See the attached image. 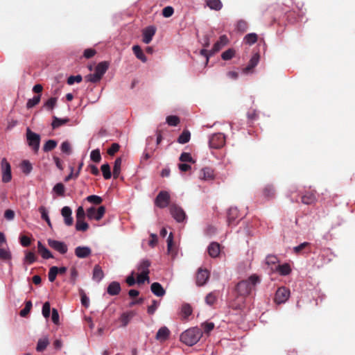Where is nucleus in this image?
Returning a JSON list of instances; mask_svg holds the SVG:
<instances>
[{"label":"nucleus","mask_w":355,"mask_h":355,"mask_svg":"<svg viewBox=\"0 0 355 355\" xmlns=\"http://www.w3.org/2000/svg\"><path fill=\"white\" fill-rule=\"evenodd\" d=\"M39 211L41 214L42 218L47 223L49 227H51V223L49 217L46 209L44 207L42 206L39 208Z\"/></svg>","instance_id":"43"},{"label":"nucleus","mask_w":355,"mask_h":355,"mask_svg":"<svg viewBox=\"0 0 355 355\" xmlns=\"http://www.w3.org/2000/svg\"><path fill=\"white\" fill-rule=\"evenodd\" d=\"M260 282V278L256 275H251L248 279L241 281L235 288L236 297L231 306L234 309H240L245 303V298L250 294L255 286Z\"/></svg>","instance_id":"1"},{"label":"nucleus","mask_w":355,"mask_h":355,"mask_svg":"<svg viewBox=\"0 0 355 355\" xmlns=\"http://www.w3.org/2000/svg\"><path fill=\"white\" fill-rule=\"evenodd\" d=\"M57 144L58 143L55 140H48L43 146V150L44 152L51 151L57 146Z\"/></svg>","instance_id":"37"},{"label":"nucleus","mask_w":355,"mask_h":355,"mask_svg":"<svg viewBox=\"0 0 355 355\" xmlns=\"http://www.w3.org/2000/svg\"><path fill=\"white\" fill-rule=\"evenodd\" d=\"M150 266V261L148 259H143L141 261L139 264L137 266V270L141 271V273L146 274L150 273L149 267Z\"/></svg>","instance_id":"30"},{"label":"nucleus","mask_w":355,"mask_h":355,"mask_svg":"<svg viewBox=\"0 0 355 355\" xmlns=\"http://www.w3.org/2000/svg\"><path fill=\"white\" fill-rule=\"evenodd\" d=\"M260 55L258 53L254 54L249 61L248 64L243 69L244 73L252 71L259 63Z\"/></svg>","instance_id":"20"},{"label":"nucleus","mask_w":355,"mask_h":355,"mask_svg":"<svg viewBox=\"0 0 355 355\" xmlns=\"http://www.w3.org/2000/svg\"><path fill=\"white\" fill-rule=\"evenodd\" d=\"M37 251L41 257L44 259L53 258L52 253L41 243L37 242Z\"/></svg>","instance_id":"21"},{"label":"nucleus","mask_w":355,"mask_h":355,"mask_svg":"<svg viewBox=\"0 0 355 355\" xmlns=\"http://www.w3.org/2000/svg\"><path fill=\"white\" fill-rule=\"evenodd\" d=\"M37 260V257L35 253L31 251L26 252V255L24 257V262L28 264H32L35 262Z\"/></svg>","instance_id":"42"},{"label":"nucleus","mask_w":355,"mask_h":355,"mask_svg":"<svg viewBox=\"0 0 355 355\" xmlns=\"http://www.w3.org/2000/svg\"><path fill=\"white\" fill-rule=\"evenodd\" d=\"M53 191L60 196H64L65 192V187L62 183H57L53 189Z\"/></svg>","instance_id":"46"},{"label":"nucleus","mask_w":355,"mask_h":355,"mask_svg":"<svg viewBox=\"0 0 355 355\" xmlns=\"http://www.w3.org/2000/svg\"><path fill=\"white\" fill-rule=\"evenodd\" d=\"M169 209L171 216L178 223L183 222L185 220L186 214L182 207L176 205H171Z\"/></svg>","instance_id":"6"},{"label":"nucleus","mask_w":355,"mask_h":355,"mask_svg":"<svg viewBox=\"0 0 355 355\" xmlns=\"http://www.w3.org/2000/svg\"><path fill=\"white\" fill-rule=\"evenodd\" d=\"M207 251L211 257L216 258L220 254V245L217 242H212L208 246Z\"/></svg>","instance_id":"19"},{"label":"nucleus","mask_w":355,"mask_h":355,"mask_svg":"<svg viewBox=\"0 0 355 355\" xmlns=\"http://www.w3.org/2000/svg\"><path fill=\"white\" fill-rule=\"evenodd\" d=\"M62 216L64 217V223L67 226L73 224V220L71 217L72 211L69 207L65 206L61 210Z\"/></svg>","instance_id":"17"},{"label":"nucleus","mask_w":355,"mask_h":355,"mask_svg":"<svg viewBox=\"0 0 355 355\" xmlns=\"http://www.w3.org/2000/svg\"><path fill=\"white\" fill-rule=\"evenodd\" d=\"M101 169L103 173V178L105 180H108V179L111 178L112 173H111V171H110V166L107 163L103 164L101 167Z\"/></svg>","instance_id":"38"},{"label":"nucleus","mask_w":355,"mask_h":355,"mask_svg":"<svg viewBox=\"0 0 355 355\" xmlns=\"http://www.w3.org/2000/svg\"><path fill=\"white\" fill-rule=\"evenodd\" d=\"M311 245V243L309 242H304L301 244H300L297 246H295L293 248V252L298 254L302 252V251L304 249H306L307 247H309Z\"/></svg>","instance_id":"60"},{"label":"nucleus","mask_w":355,"mask_h":355,"mask_svg":"<svg viewBox=\"0 0 355 355\" xmlns=\"http://www.w3.org/2000/svg\"><path fill=\"white\" fill-rule=\"evenodd\" d=\"M56 103L57 98L51 97L44 103V107L46 110L51 111L55 107Z\"/></svg>","instance_id":"50"},{"label":"nucleus","mask_w":355,"mask_h":355,"mask_svg":"<svg viewBox=\"0 0 355 355\" xmlns=\"http://www.w3.org/2000/svg\"><path fill=\"white\" fill-rule=\"evenodd\" d=\"M109 67V63L107 62H99L96 67L95 72L100 76V77H103V76L105 73L107 69Z\"/></svg>","instance_id":"26"},{"label":"nucleus","mask_w":355,"mask_h":355,"mask_svg":"<svg viewBox=\"0 0 355 355\" xmlns=\"http://www.w3.org/2000/svg\"><path fill=\"white\" fill-rule=\"evenodd\" d=\"M74 252L77 257L84 259L88 257L92 254V250L87 246H78L75 248Z\"/></svg>","instance_id":"16"},{"label":"nucleus","mask_w":355,"mask_h":355,"mask_svg":"<svg viewBox=\"0 0 355 355\" xmlns=\"http://www.w3.org/2000/svg\"><path fill=\"white\" fill-rule=\"evenodd\" d=\"M105 213V207L104 206L99 207L97 209L92 207L87 210V216L89 219H95L100 220Z\"/></svg>","instance_id":"7"},{"label":"nucleus","mask_w":355,"mask_h":355,"mask_svg":"<svg viewBox=\"0 0 355 355\" xmlns=\"http://www.w3.org/2000/svg\"><path fill=\"white\" fill-rule=\"evenodd\" d=\"M155 32L156 28L154 26H150L146 28L143 31V42L145 44H149L152 41V39L155 34Z\"/></svg>","instance_id":"15"},{"label":"nucleus","mask_w":355,"mask_h":355,"mask_svg":"<svg viewBox=\"0 0 355 355\" xmlns=\"http://www.w3.org/2000/svg\"><path fill=\"white\" fill-rule=\"evenodd\" d=\"M192 308L189 304H184L182 306L181 313L184 317V318H187L192 313Z\"/></svg>","instance_id":"41"},{"label":"nucleus","mask_w":355,"mask_h":355,"mask_svg":"<svg viewBox=\"0 0 355 355\" xmlns=\"http://www.w3.org/2000/svg\"><path fill=\"white\" fill-rule=\"evenodd\" d=\"M202 336L201 329L198 327L190 328L180 335V340L188 346H193L196 344Z\"/></svg>","instance_id":"2"},{"label":"nucleus","mask_w":355,"mask_h":355,"mask_svg":"<svg viewBox=\"0 0 355 355\" xmlns=\"http://www.w3.org/2000/svg\"><path fill=\"white\" fill-rule=\"evenodd\" d=\"M58 275V268L57 266H52L49 272L48 277L51 282H53Z\"/></svg>","instance_id":"47"},{"label":"nucleus","mask_w":355,"mask_h":355,"mask_svg":"<svg viewBox=\"0 0 355 355\" xmlns=\"http://www.w3.org/2000/svg\"><path fill=\"white\" fill-rule=\"evenodd\" d=\"M228 43V38L223 35L219 37V40L214 44L212 49L210 51V55H214L219 51L224 46Z\"/></svg>","instance_id":"14"},{"label":"nucleus","mask_w":355,"mask_h":355,"mask_svg":"<svg viewBox=\"0 0 355 355\" xmlns=\"http://www.w3.org/2000/svg\"><path fill=\"white\" fill-rule=\"evenodd\" d=\"M90 158L93 162H94L96 163L100 162V161L101 160V155L100 150L98 149L93 150L91 152Z\"/></svg>","instance_id":"51"},{"label":"nucleus","mask_w":355,"mask_h":355,"mask_svg":"<svg viewBox=\"0 0 355 355\" xmlns=\"http://www.w3.org/2000/svg\"><path fill=\"white\" fill-rule=\"evenodd\" d=\"M121 286L118 282H112L107 288V292L110 295H116L121 292Z\"/></svg>","instance_id":"22"},{"label":"nucleus","mask_w":355,"mask_h":355,"mask_svg":"<svg viewBox=\"0 0 355 355\" xmlns=\"http://www.w3.org/2000/svg\"><path fill=\"white\" fill-rule=\"evenodd\" d=\"M11 259L12 254L8 248H0V259L3 261H10Z\"/></svg>","instance_id":"40"},{"label":"nucleus","mask_w":355,"mask_h":355,"mask_svg":"<svg viewBox=\"0 0 355 355\" xmlns=\"http://www.w3.org/2000/svg\"><path fill=\"white\" fill-rule=\"evenodd\" d=\"M170 334V330L166 327H162L157 331L155 339L161 343L164 342L169 338Z\"/></svg>","instance_id":"18"},{"label":"nucleus","mask_w":355,"mask_h":355,"mask_svg":"<svg viewBox=\"0 0 355 355\" xmlns=\"http://www.w3.org/2000/svg\"><path fill=\"white\" fill-rule=\"evenodd\" d=\"M275 191L272 185H266L263 189V195L268 199L272 198L275 196Z\"/></svg>","instance_id":"34"},{"label":"nucleus","mask_w":355,"mask_h":355,"mask_svg":"<svg viewBox=\"0 0 355 355\" xmlns=\"http://www.w3.org/2000/svg\"><path fill=\"white\" fill-rule=\"evenodd\" d=\"M179 160L184 163H195V160L192 158L191 155L189 153H182L179 157Z\"/></svg>","instance_id":"45"},{"label":"nucleus","mask_w":355,"mask_h":355,"mask_svg":"<svg viewBox=\"0 0 355 355\" xmlns=\"http://www.w3.org/2000/svg\"><path fill=\"white\" fill-rule=\"evenodd\" d=\"M32 308V302L31 301H26L25 304V307L21 310L19 315L21 317H26L28 314L30 313L31 309Z\"/></svg>","instance_id":"48"},{"label":"nucleus","mask_w":355,"mask_h":355,"mask_svg":"<svg viewBox=\"0 0 355 355\" xmlns=\"http://www.w3.org/2000/svg\"><path fill=\"white\" fill-rule=\"evenodd\" d=\"M245 42L248 44H253L257 41V35L255 33H249L245 36Z\"/></svg>","instance_id":"57"},{"label":"nucleus","mask_w":355,"mask_h":355,"mask_svg":"<svg viewBox=\"0 0 355 355\" xmlns=\"http://www.w3.org/2000/svg\"><path fill=\"white\" fill-rule=\"evenodd\" d=\"M206 3L210 9L215 10H220L223 6L220 0H207Z\"/></svg>","instance_id":"33"},{"label":"nucleus","mask_w":355,"mask_h":355,"mask_svg":"<svg viewBox=\"0 0 355 355\" xmlns=\"http://www.w3.org/2000/svg\"><path fill=\"white\" fill-rule=\"evenodd\" d=\"M235 54V51L232 49H229L228 50L224 51L222 55L221 58L224 60H229L232 59Z\"/></svg>","instance_id":"58"},{"label":"nucleus","mask_w":355,"mask_h":355,"mask_svg":"<svg viewBox=\"0 0 355 355\" xmlns=\"http://www.w3.org/2000/svg\"><path fill=\"white\" fill-rule=\"evenodd\" d=\"M218 299V295L216 292H211L205 297V302L209 306L214 305Z\"/></svg>","instance_id":"36"},{"label":"nucleus","mask_w":355,"mask_h":355,"mask_svg":"<svg viewBox=\"0 0 355 355\" xmlns=\"http://www.w3.org/2000/svg\"><path fill=\"white\" fill-rule=\"evenodd\" d=\"M132 51L137 58L143 62H146L147 58L144 54L141 47L138 45H135L132 47Z\"/></svg>","instance_id":"31"},{"label":"nucleus","mask_w":355,"mask_h":355,"mask_svg":"<svg viewBox=\"0 0 355 355\" xmlns=\"http://www.w3.org/2000/svg\"><path fill=\"white\" fill-rule=\"evenodd\" d=\"M202 329L205 334H209L214 328V324L213 322H205L201 324Z\"/></svg>","instance_id":"62"},{"label":"nucleus","mask_w":355,"mask_h":355,"mask_svg":"<svg viewBox=\"0 0 355 355\" xmlns=\"http://www.w3.org/2000/svg\"><path fill=\"white\" fill-rule=\"evenodd\" d=\"M21 167L22 171L26 174H28L33 169L31 164L28 160H24L21 164Z\"/></svg>","instance_id":"55"},{"label":"nucleus","mask_w":355,"mask_h":355,"mask_svg":"<svg viewBox=\"0 0 355 355\" xmlns=\"http://www.w3.org/2000/svg\"><path fill=\"white\" fill-rule=\"evenodd\" d=\"M101 79V77H100V76H98L96 72L93 74H88L85 76V80L87 82H91L94 83L99 82Z\"/></svg>","instance_id":"59"},{"label":"nucleus","mask_w":355,"mask_h":355,"mask_svg":"<svg viewBox=\"0 0 355 355\" xmlns=\"http://www.w3.org/2000/svg\"><path fill=\"white\" fill-rule=\"evenodd\" d=\"M301 201L303 204L309 205H313L317 201L316 191H310L305 192L301 198Z\"/></svg>","instance_id":"13"},{"label":"nucleus","mask_w":355,"mask_h":355,"mask_svg":"<svg viewBox=\"0 0 355 355\" xmlns=\"http://www.w3.org/2000/svg\"><path fill=\"white\" fill-rule=\"evenodd\" d=\"M47 242L48 245L51 248L60 252V254H64L67 252L68 248L67 245L64 242L53 240L51 239H48Z\"/></svg>","instance_id":"10"},{"label":"nucleus","mask_w":355,"mask_h":355,"mask_svg":"<svg viewBox=\"0 0 355 355\" xmlns=\"http://www.w3.org/2000/svg\"><path fill=\"white\" fill-rule=\"evenodd\" d=\"M70 119L69 118L60 119L55 116H53L51 126L53 129H56L63 125L67 123Z\"/></svg>","instance_id":"28"},{"label":"nucleus","mask_w":355,"mask_h":355,"mask_svg":"<svg viewBox=\"0 0 355 355\" xmlns=\"http://www.w3.org/2000/svg\"><path fill=\"white\" fill-rule=\"evenodd\" d=\"M42 313L43 316L45 318L47 319L49 318L50 313H51V305L49 302H46L44 303V304L42 306Z\"/></svg>","instance_id":"53"},{"label":"nucleus","mask_w":355,"mask_h":355,"mask_svg":"<svg viewBox=\"0 0 355 355\" xmlns=\"http://www.w3.org/2000/svg\"><path fill=\"white\" fill-rule=\"evenodd\" d=\"M290 296V290L284 286L279 288L275 296V302L277 304L285 303Z\"/></svg>","instance_id":"8"},{"label":"nucleus","mask_w":355,"mask_h":355,"mask_svg":"<svg viewBox=\"0 0 355 355\" xmlns=\"http://www.w3.org/2000/svg\"><path fill=\"white\" fill-rule=\"evenodd\" d=\"M89 228V225L84 220H76V229L77 231L85 232Z\"/></svg>","instance_id":"44"},{"label":"nucleus","mask_w":355,"mask_h":355,"mask_svg":"<svg viewBox=\"0 0 355 355\" xmlns=\"http://www.w3.org/2000/svg\"><path fill=\"white\" fill-rule=\"evenodd\" d=\"M152 293L157 297H162L165 295L166 291L162 286L158 282H154L150 286Z\"/></svg>","instance_id":"23"},{"label":"nucleus","mask_w":355,"mask_h":355,"mask_svg":"<svg viewBox=\"0 0 355 355\" xmlns=\"http://www.w3.org/2000/svg\"><path fill=\"white\" fill-rule=\"evenodd\" d=\"M86 199L89 202L94 205H100L103 202L102 198L96 195L89 196Z\"/></svg>","instance_id":"52"},{"label":"nucleus","mask_w":355,"mask_h":355,"mask_svg":"<svg viewBox=\"0 0 355 355\" xmlns=\"http://www.w3.org/2000/svg\"><path fill=\"white\" fill-rule=\"evenodd\" d=\"M61 151L67 155H70L71 153V144L68 141H63L60 146Z\"/></svg>","instance_id":"56"},{"label":"nucleus","mask_w":355,"mask_h":355,"mask_svg":"<svg viewBox=\"0 0 355 355\" xmlns=\"http://www.w3.org/2000/svg\"><path fill=\"white\" fill-rule=\"evenodd\" d=\"M136 315V313L133 311L123 313L120 317V321L122 323L123 327H126L131 319Z\"/></svg>","instance_id":"24"},{"label":"nucleus","mask_w":355,"mask_h":355,"mask_svg":"<svg viewBox=\"0 0 355 355\" xmlns=\"http://www.w3.org/2000/svg\"><path fill=\"white\" fill-rule=\"evenodd\" d=\"M166 122L169 125L177 126L180 123V119L177 116L171 115L166 117Z\"/></svg>","instance_id":"54"},{"label":"nucleus","mask_w":355,"mask_h":355,"mask_svg":"<svg viewBox=\"0 0 355 355\" xmlns=\"http://www.w3.org/2000/svg\"><path fill=\"white\" fill-rule=\"evenodd\" d=\"M104 277V272L99 265H96L93 269L92 279L99 282Z\"/></svg>","instance_id":"25"},{"label":"nucleus","mask_w":355,"mask_h":355,"mask_svg":"<svg viewBox=\"0 0 355 355\" xmlns=\"http://www.w3.org/2000/svg\"><path fill=\"white\" fill-rule=\"evenodd\" d=\"M239 216V211L236 207H231L227 212V222L229 225L234 223V220Z\"/></svg>","instance_id":"27"},{"label":"nucleus","mask_w":355,"mask_h":355,"mask_svg":"<svg viewBox=\"0 0 355 355\" xmlns=\"http://www.w3.org/2000/svg\"><path fill=\"white\" fill-rule=\"evenodd\" d=\"M209 277V272L206 269L199 268L196 274V284L198 286H203Z\"/></svg>","instance_id":"12"},{"label":"nucleus","mask_w":355,"mask_h":355,"mask_svg":"<svg viewBox=\"0 0 355 355\" xmlns=\"http://www.w3.org/2000/svg\"><path fill=\"white\" fill-rule=\"evenodd\" d=\"M190 138V132L187 130H184L178 138V142L182 144H184L189 141Z\"/></svg>","instance_id":"35"},{"label":"nucleus","mask_w":355,"mask_h":355,"mask_svg":"<svg viewBox=\"0 0 355 355\" xmlns=\"http://www.w3.org/2000/svg\"><path fill=\"white\" fill-rule=\"evenodd\" d=\"M49 342L47 338L40 339L37 342L36 349L37 352H42L48 346Z\"/></svg>","instance_id":"39"},{"label":"nucleus","mask_w":355,"mask_h":355,"mask_svg":"<svg viewBox=\"0 0 355 355\" xmlns=\"http://www.w3.org/2000/svg\"><path fill=\"white\" fill-rule=\"evenodd\" d=\"M198 178L205 181L213 180L215 178L214 171L210 167H204L198 172Z\"/></svg>","instance_id":"11"},{"label":"nucleus","mask_w":355,"mask_h":355,"mask_svg":"<svg viewBox=\"0 0 355 355\" xmlns=\"http://www.w3.org/2000/svg\"><path fill=\"white\" fill-rule=\"evenodd\" d=\"M40 98H41L40 94L35 96L33 98H31L28 101V102L26 103V107L28 108H31V107L35 106L36 105H37L40 103Z\"/></svg>","instance_id":"49"},{"label":"nucleus","mask_w":355,"mask_h":355,"mask_svg":"<svg viewBox=\"0 0 355 355\" xmlns=\"http://www.w3.org/2000/svg\"><path fill=\"white\" fill-rule=\"evenodd\" d=\"M26 139L28 146L37 153L40 148V136L32 132L29 128L26 130Z\"/></svg>","instance_id":"3"},{"label":"nucleus","mask_w":355,"mask_h":355,"mask_svg":"<svg viewBox=\"0 0 355 355\" xmlns=\"http://www.w3.org/2000/svg\"><path fill=\"white\" fill-rule=\"evenodd\" d=\"M279 259L275 255L270 254V255H268L266 258V263L268 266L275 265V264L279 263Z\"/></svg>","instance_id":"61"},{"label":"nucleus","mask_w":355,"mask_h":355,"mask_svg":"<svg viewBox=\"0 0 355 355\" xmlns=\"http://www.w3.org/2000/svg\"><path fill=\"white\" fill-rule=\"evenodd\" d=\"M1 169H2V181L3 182H9L12 179L10 164L6 158L1 160Z\"/></svg>","instance_id":"9"},{"label":"nucleus","mask_w":355,"mask_h":355,"mask_svg":"<svg viewBox=\"0 0 355 355\" xmlns=\"http://www.w3.org/2000/svg\"><path fill=\"white\" fill-rule=\"evenodd\" d=\"M122 159L121 157H118L114 161V168H113V177L114 179L118 178L120 172H121V166Z\"/></svg>","instance_id":"32"},{"label":"nucleus","mask_w":355,"mask_h":355,"mask_svg":"<svg viewBox=\"0 0 355 355\" xmlns=\"http://www.w3.org/2000/svg\"><path fill=\"white\" fill-rule=\"evenodd\" d=\"M170 194L166 191H161L155 200V205L159 208L163 209L169 205Z\"/></svg>","instance_id":"4"},{"label":"nucleus","mask_w":355,"mask_h":355,"mask_svg":"<svg viewBox=\"0 0 355 355\" xmlns=\"http://www.w3.org/2000/svg\"><path fill=\"white\" fill-rule=\"evenodd\" d=\"M209 146L212 148H220L225 144V137L223 133L214 134L209 139Z\"/></svg>","instance_id":"5"},{"label":"nucleus","mask_w":355,"mask_h":355,"mask_svg":"<svg viewBox=\"0 0 355 355\" xmlns=\"http://www.w3.org/2000/svg\"><path fill=\"white\" fill-rule=\"evenodd\" d=\"M159 305V302L155 300L152 301V304L148 307L147 312L150 315H153L155 313V311L158 308Z\"/></svg>","instance_id":"63"},{"label":"nucleus","mask_w":355,"mask_h":355,"mask_svg":"<svg viewBox=\"0 0 355 355\" xmlns=\"http://www.w3.org/2000/svg\"><path fill=\"white\" fill-rule=\"evenodd\" d=\"M276 271L279 273V275L286 276L289 275L291 272V268L288 263H285L282 265H278L276 267Z\"/></svg>","instance_id":"29"},{"label":"nucleus","mask_w":355,"mask_h":355,"mask_svg":"<svg viewBox=\"0 0 355 355\" xmlns=\"http://www.w3.org/2000/svg\"><path fill=\"white\" fill-rule=\"evenodd\" d=\"M174 12V9L171 6H166L162 10V15L164 17H170L173 15Z\"/></svg>","instance_id":"64"}]
</instances>
